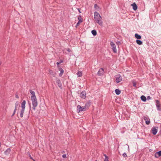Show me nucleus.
<instances>
[{
	"label": "nucleus",
	"instance_id": "bb28decb",
	"mask_svg": "<svg viewBox=\"0 0 161 161\" xmlns=\"http://www.w3.org/2000/svg\"><path fill=\"white\" fill-rule=\"evenodd\" d=\"M123 156L124 157H126L127 156V154H126V153H124L123 154Z\"/></svg>",
	"mask_w": 161,
	"mask_h": 161
},
{
	"label": "nucleus",
	"instance_id": "393cba45",
	"mask_svg": "<svg viewBox=\"0 0 161 161\" xmlns=\"http://www.w3.org/2000/svg\"><path fill=\"white\" fill-rule=\"evenodd\" d=\"M16 110H17V108H16V106L14 110V113H13V114L12 115V116H13L14 115V114H15V112H16Z\"/></svg>",
	"mask_w": 161,
	"mask_h": 161
},
{
	"label": "nucleus",
	"instance_id": "2f4dec72",
	"mask_svg": "<svg viewBox=\"0 0 161 161\" xmlns=\"http://www.w3.org/2000/svg\"><path fill=\"white\" fill-rule=\"evenodd\" d=\"M133 86H136V84L135 82L133 83Z\"/></svg>",
	"mask_w": 161,
	"mask_h": 161
},
{
	"label": "nucleus",
	"instance_id": "f257e3e1",
	"mask_svg": "<svg viewBox=\"0 0 161 161\" xmlns=\"http://www.w3.org/2000/svg\"><path fill=\"white\" fill-rule=\"evenodd\" d=\"M30 92L31 94V100L32 102V109L34 110H36V107L38 105L37 98L35 95V92L32 90H30Z\"/></svg>",
	"mask_w": 161,
	"mask_h": 161
},
{
	"label": "nucleus",
	"instance_id": "7ed1b4c3",
	"mask_svg": "<svg viewBox=\"0 0 161 161\" xmlns=\"http://www.w3.org/2000/svg\"><path fill=\"white\" fill-rule=\"evenodd\" d=\"M26 101L24 100L21 103L20 111L19 112L21 118H22L23 116V114L25 112V107Z\"/></svg>",
	"mask_w": 161,
	"mask_h": 161
},
{
	"label": "nucleus",
	"instance_id": "20e7f679",
	"mask_svg": "<svg viewBox=\"0 0 161 161\" xmlns=\"http://www.w3.org/2000/svg\"><path fill=\"white\" fill-rule=\"evenodd\" d=\"M77 112L78 113L81 111H85L86 110L85 107H81L80 105H78L77 107Z\"/></svg>",
	"mask_w": 161,
	"mask_h": 161
},
{
	"label": "nucleus",
	"instance_id": "b1692460",
	"mask_svg": "<svg viewBox=\"0 0 161 161\" xmlns=\"http://www.w3.org/2000/svg\"><path fill=\"white\" fill-rule=\"evenodd\" d=\"M105 157V158L104 160V161H108V157L105 154L104 155Z\"/></svg>",
	"mask_w": 161,
	"mask_h": 161
},
{
	"label": "nucleus",
	"instance_id": "2eb2a0df",
	"mask_svg": "<svg viewBox=\"0 0 161 161\" xmlns=\"http://www.w3.org/2000/svg\"><path fill=\"white\" fill-rule=\"evenodd\" d=\"M11 150L9 148L7 149L6 151L4 152V153L6 155L9 154Z\"/></svg>",
	"mask_w": 161,
	"mask_h": 161
},
{
	"label": "nucleus",
	"instance_id": "473e14b6",
	"mask_svg": "<svg viewBox=\"0 0 161 161\" xmlns=\"http://www.w3.org/2000/svg\"><path fill=\"white\" fill-rule=\"evenodd\" d=\"M97 7V5H96V4L95 5L94 7L95 8H96V7Z\"/></svg>",
	"mask_w": 161,
	"mask_h": 161
},
{
	"label": "nucleus",
	"instance_id": "0eeeda50",
	"mask_svg": "<svg viewBox=\"0 0 161 161\" xmlns=\"http://www.w3.org/2000/svg\"><path fill=\"white\" fill-rule=\"evenodd\" d=\"M158 130V127H153L151 129L152 132L153 134L154 135H155L156 134Z\"/></svg>",
	"mask_w": 161,
	"mask_h": 161
},
{
	"label": "nucleus",
	"instance_id": "cd10ccee",
	"mask_svg": "<svg viewBox=\"0 0 161 161\" xmlns=\"http://www.w3.org/2000/svg\"><path fill=\"white\" fill-rule=\"evenodd\" d=\"M81 23V22H80L78 21V22L77 23L76 26H78Z\"/></svg>",
	"mask_w": 161,
	"mask_h": 161
},
{
	"label": "nucleus",
	"instance_id": "aec40b11",
	"mask_svg": "<svg viewBox=\"0 0 161 161\" xmlns=\"http://www.w3.org/2000/svg\"><path fill=\"white\" fill-rule=\"evenodd\" d=\"M141 99L144 102L146 101V97L144 96H142L141 97Z\"/></svg>",
	"mask_w": 161,
	"mask_h": 161
},
{
	"label": "nucleus",
	"instance_id": "c9c22d12",
	"mask_svg": "<svg viewBox=\"0 0 161 161\" xmlns=\"http://www.w3.org/2000/svg\"><path fill=\"white\" fill-rule=\"evenodd\" d=\"M61 62V63L63 62V61H61L60 62Z\"/></svg>",
	"mask_w": 161,
	"mask_h": 161
},
{
	"label": "nucleus",
	"instance_id": "39448f33",
	"mask_svg": "<svg viewBox=\"0 0 161 161\" xmlns=\"http://www.w3.org/2000/svg\"><path fill=\"white\" fill-rule=\"evenodd\" d=\"M115 78L116 82L117 83L120 82L122 80V77L120 75H116Z\"/></svg>",
	"mask_w": 161,
	"mask_h": 161
},
{
	"label": "nucleus",
	"instance_id": "e433bc0d",
	"mask_svg": "<svg viewBox=\"0 0 161 161\" xmlns=\"http://www.w3.org/2000/svg\"><path fill=\"white\" fill-rule=\"evenodd\" d=\"M97 161V160H96V161Z\"/></svg>",
	"mask_w": 161,
	"mask_h": 161
},
{
	"label": "nucleus",
	"instance_id": "f03ea898",
	"mask_svg": "<svg viewBox=\"0 0 161 161\" xmlns=\"http://www.w3.org/2000/svg\"><path fill=\"white\" fill-rule=\"evenodd\" d=\"M94 18L95 21L99 24L100 25H102L103 22L102 21V17L97 12H95L94 13Z\"/></svg>",
	"mask_w": 161,
	"mask_h": 161
},
{
	"label": "nucleus",
	"instance_id": "1a4fd4ad",
	"mask_svg": "<svg viewBox=\"0 0 161 161\" xmlns=\"http://www.w3.org/2000/svg\"><path fill=\"white\" fill-rule=\"evenodd\" d=\"M86 95L85 91H82L80 95V97L83 99H85L86 97Z\"/></svg>",
	"mask_w": 161,
	"mask_h": 161
},
{
	"label": "nucleus",
	"instance_id": "f8f14e48",
	"mask_svg": "<svg viewBox=\"0 0 161 161\" xmlns=\"http://www.w3.org/2000/svg\"><path fill=\"white\" fill-rule=\"evenodd\" d=\"M131 5L132 7V8L135 11L137 10V7L135 3H134L133 4H131Z\"/></svg>",
	"mask_w": 161,
	"mask_h": 161
},
{
	"label": "nucleus",
	"instance_id": "5701e85b",
	"mask_svg": "<svg viewBox=\"0 0 161 161\" xmlns=\"http://www.w3.org/2000/svg\"><path fill=\"white\" fill-rule=\"evenodd\" d=\"M77 74L78 77H80L82 76V73L81 72L78 71Z\"/></svg>",
	"mask_w": 161,
	"mask_h": 161
},
{
	"label": "nucleus",
	"instance_id": "a878e982",
	"mask_svg": "<svg viewBox=\"0 0 161 161\" xmlns=\"http://www.w3.org/2000/svg\"><path fill=\"white\" fill-rule=\"evenodd\" d=\"M62 157L63 158H66V154H63L62 155Z\"/></svg>",
	"mask_w": 161,
	"mask_h": 161
},
{
	"label": "nucleus",
	"instance_id": "72a5a7b5",
	"mask_svg": "<svg viewBox=\"0 0 161 161\" xmlns=\"http://www.w3.org/2000/svg\"><path fill=\"white\" fill-rule=\"evenodd\" d=\"M78 10L79 11V12L80 13L81 12L80 11V10L78 8Z\"/></svg>",
	"mask_w": 161,
	"mask_h": 161
},
{
	"label": "nucleus",
	"instance_id": "4be33fe9",
	"mask_svg": "<svg viewBox=\"0 0 161 161\" xmlns=\"http://www.w3.org/2000/svg\"><path fill=\"white\" fill-rule=\"evenodd\" d=\"M92 33L94 36H96L97 35V31L95 30L92 31Z\"/></svg>",
	"mask_w": 161,
	"mask_h": 161
},
{
	"label": "nucleus",
	"instance_id": "6e6552de",
	"mask_svg": "<svg viewBox=\"0 0 161 161\" xmlns=\"http://www.w3.org/2000/svg\"><path fill=\"white\" fill-rule=\"evenodd\" d=\"M56 82L58 86L60 88H62V84L60 81V80L58 79H56Z\"/></svg>",
	"mask_w": 161,
	"mask_h": 161
},
{
	"label": "nucleus",
	"instance_id": "412c9836",
	"mask_svg": "<svg viewBox=\"0 0 161 161\" xmlns=\"http://www.w3.org/2000/svg\"><path fill=\"white\" fill-rule=\"evenodd\" d=\"M136 42L137 44H138L139 45H141L142 44V42L141 41L139 40H136Z\"/></svg>",
	"mask_w": 161,
	"mask_h": 161
},
{
	"label": "nucleus",
	"instance_id": "9d476101",
	"mask_svg": "<svg viewBox=\"0 0 161 161\" xmlns=\"http://www.w3.org/2000/svg\"><path fill=\"white\" fill-rule=\"evenodd\" d=\"M104 70L103 68H101L99 69L98 72V75H103L104 73Z\"/></svg>",
	"mask_w": 161,
	"mask_h": 161
},
{
	"label": "nucleus",
	"instance_id": "a211bd4d",
	"mask_svg": "<svg viewBox=\"0 0 161 161\" xmlns=\"http://www.w3.org/2000/svg\"><path fill=\"white\" fill-rule=\"evenodd\" d=\"M115 92L117 95H118L121 92L119 90L116 89L115 90Z\"/></svg>",
	"mask_w": 161,
	"mask_h": 161
},
{
	"label": "nucleus",
	"instance_id": "c85d7f7f",
	"mask_svg": "<svg viewBox=\"0 0 161 161\" xmlns=\"http://www.w3.org/2000/svg\"><path fill=\"white\" fill-rule=\"evenodd\" d=\"M15 97L17 98H19V97L18 96V95H17V94H16L15 95Z\"/></svg>",
	"mask_w": 161,
	"mask_h": 161
},
{
	"label": "nucleus",
	"instance_id": "423d86ee",
	"mask_svg": "<svg viewBox=\"0 0 161 161\" xmlns=\"http://www.w3.org/2000/svg\"><path fill=\"white\" fill-rule=\"evenodd\" d=\"M110 45L112 48L113 52L115 53H116L117 52V50L116 48V45L113 42H110Z\"/></svg>",
	"mask_w": 161,
	"mask_h": 161
},
{
	"label": "nucleus",
	"instance_id": "f704fd0d",
	"mask_svg": "<svg viewBox=\"0 0 161 161\" xmlns=\"http://www.w3.org/2000/svg\"><path fill=\"white\" fill-rule=\"evenodd\" d=\"M69 50H69V49H68L67 50V51H69Z\"/></svg>",
	"mask_w": 161,
	"mask_h": 161
},
{
	"label": "nucleus",
	"instance_id": "9b49d317",
	"mask_svg": "<svg viewBox=\"0 0 161 161\" xmlns=\"http://www.w3.org/2000/svg\"><path fill=\"white\" fill-rule=\"evenodd\" d=\"M144 119L145 120L146 124L148 125L150 123V120L148 118L146 117H144Z\"/></svg>",
	"mask_w": 161,
	"mask_h": 161
},
{
	"label": "nucleus",
	"instance_id": "4468645a",
	"mask_svg": "<svg viewBox=\"0 0 161 161\" xmlns=\"http://www.w3.org/2000/svg\"><path fill=\"white\" fill-rule=\"evenodd\" d=\"M160 156H161V151L157 152L155 154V156L157 158H158Z\"/></svg>",
	"mask_w": 161,
	"mask_h": 161
},
{
	"label": "nucleus",
	"instance_id": "7c9ffc66",
	"mask_svg": "<svg viewBox=\"0 0 161 161\" xmlns=\"http://www.w3.org/2000/svg\"><path fill=\"white\" fill-rule=\"evenodd\" d=\"M147 98L148 99H151V97L150 96H148L147 97Z\"/></svg>",
	"mask_w": 161,
	"mask_h": 161
},
{
	"label": "nucleus",
	"instance_id": "4c0bfd02",
	"mask_svg": "<svg viewBox=\"0 0 161 161\" xmlns=\"http://www.w3.org/2000/svg\"><path fill=\"white\" fill-rule=\"evenodd\" d=\"M34 161H35L34 160Z\"/></svg>",
	"mask_w": 161,
	"mask_h": 161
},
{
	"label": "nucleus",
	"instance_id": "f3484780",
	"mask_svg": "<svg viewBox=\"0 0 161 161\" xmlns=\"http://www.w3.org/2000/svg\"><path fill=\"white\" fill-rule=\"evenodd\" d=\"M135 37L137 39H141V36L137 34H136L135 35Z\"/></svg>",
	"mask_w": 161,
	"mask_h": 161
},
{
	"label": "nucleus",
	"instance_id": "c756f323",
	"mask_svg": "<svg viewBox=\"0 0 161 161\" xmlns=\"http://www.w3.org/2000/svg\"><path fill=\"white\" fill-rule=\"evenodd\" d=\"M60 63H61V62H57V65H59V64Z\"/></svg>",
	"mask_w": 161,
	"mask_h": 161
},
{
	"label": "nucleus",
	"instance_id": "6ab92c4d",
	"mask_svg": "<svg viewBox=\"0 0 161 161\" xmlns=\"http://www.w3.org/2000/svg\"><path fill=\"white\" fill-rule=\"evenodd\" d=\"M78 19L79 20L78 21L81 22H82L83 21V19L81 16L80 15L78 16Z\"/></svg>",
	"mask_w": 161,
	"mask_h": 161
},
{
	"label": "nucleus",
	"instance_id": "dca6fc26",
	"mask_svg": "<svg viewBox=\"0 0 161 161\" xmlns=\"http://www.w3.org/2000/svg\"><path fill=\"white\" fill-rule=\"evenodd\" d=\"M59 69L60 72V73L59 74V76H61L64 73V71L63 69L62 68H59Z\"/></svg>",
	"mask_w": 161,
	"mask_h": 161
},
{
	"label": "nucleus",
	"instance_id": "ddd939ff",
	"mask_svg": "<svg viewBox=\"0 0 161 161\" xmlns=\"http://www.w3.org/2000/svg\"><path fill=\"white\" fill-rule=\"evenodd\" d=\"M156 105L157 108L158 109L160 110L159 108L160 107V104L158 100H157L156 101Z\"/></svg>",
	"mask_w": 161,
	"mask_h": 161
}]
</instances>
